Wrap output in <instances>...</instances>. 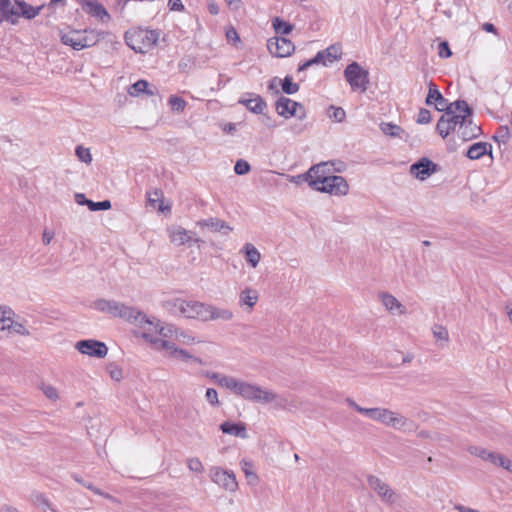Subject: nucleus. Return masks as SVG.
Returning a JSON list of instances; mask_svg holds the SVG:
<instances>
[{
  "label": "nucleus",
  "mask_w": 512,
  "mask_h": 512,
  "mask_svg": "<svg viewBox=\"0 0 512 512\" xmlns=\"http://www.w3.org/2000/svg\"><path fill=\"white\" fill-rule=\"evenodd\" d=\"M323 51L325 52V58H327L329 62L337 60L341 54L340 49L335 45H332Z\"/></svg>",
  "instance_id": "52"
},
{
  "label": "nucleus",
  "mask_w": 512,
  "mask_h": 512,
  "mask_svg": "<svg viewBox=\"0 0 512 512\" xmlns=\"http://www.w3.org/2000/svg\"><path fill=\"white\" fill-rule=\"evenodd\" d=\"M382 304L392 314H405L406 308L402 305L393 295L389 293H382L380 295Z\"/></svg>",
  "instance_id": "25"
},
{
  "label": "nucleus",
  "mask_w": 512,
  "mask_h": 512,
  "mask_svg": "<svg viewBox=\"0 0 512 512\" xmlns=\"http://www.w3.org/2000/svg\"><path fill=\"white\" fill-rule=\"evenodd\" d=\"M249 98L241 97L238 101L239 104L245 106L250 112L254 114H263L267 108L265 100L257 94L248 93Z\"/></svg>",
  "instance_id": "19"
},
{
  "label": "nucleus",
  "mask_w": 512,
  "mask_h": 512,
  "mask_svg": "<svg viewBox=\"0 0 512 512\" xmlns=\"http://www.w3.org/2000/svg\"><path fill=\"white\" fill-rule=\"evenodd\" d=\"M15 333L28 336L30 333L29 331L20 323L13 321V326L11 328Z\"/></svg>",
  "instance_id": "64"
},
{
  "label": "nucleus",
  "mask_w": 512,
  "mask_h": 512,
  "mask_svg": "<svg viewBox=\"0 0 512 512\" xmlns=\"http://www.w3.org/2000/svg\"><path fill=\"white\" fill-rule=\"evenodd\" d=\"M437 110L440 112H444L442 116H472L473 115V109L468 105V103L465 100H456L454 102L449 103L446 102V105H443L442 108H440L437 105Z\"/></svg>",
  "instance_id": "16"
},
{
  "label": "nucleus",
  "mask_w": 512,
  "mask_h": 512,
  "mask_svg": "<svg viewBox=\"0 0 512 512\" xmlns=\"http://www.w3.org/2000/svg\"><path fill=\"white\" fill-rule=\"evenodd\" d=\"M168 7L171 11L182 12L185 10V7L181 0H169Z\"/></svg>",
  "instance_id": "61"
},
{
  "label": "nucleus",
  "mask_w": 512,
  "mask_h": 512,
  "mask_svg": "<svg viewBox=\"0 0 512 512\" xmlns=\"http://www.w3.org/2000/svg\"><path fill=\"white\" fill-rule=\"evenodd\" d=\"M380 129L385 135L391 137L400 136V134L403 132V129L399 125L389 122H382L380 124Z\"/></svg>",
  "instance_id": "38"
},
{
  "label": "nucleus",
  "mask_w": 512,
  "mask_h": 512,
  "mask_svg": "<svg viewBox=\"0 0 512 512\" xmlns=\"http://www.w3.org/2000/svg\"><path fill=\"white\" fill-rule=\"evenodd\" d=\"M315 64H323V65L326 64L325 63V52L323 50L319 51L310 60H307L304 63L300 64L299 67H298V72L304 71L307 68H309V67H311L312 65H315Z\"/></svg>",
  "instance_id": "37"
},
{
  "label": "nucleus",
  "mask_w": 512,
  "mask_h": 512,
  "mask_svg": "<svg viewBox=\"0 0 512 512\" xmlns=\"http://www.w3.org/2000/svg\"><path fill=\"white\" fill-rule=\"evenodd\" d=\"M258 297L257 290L247 287L239 295V305L247 306L249 310H252L258 301Z\"/></svg>",
  "instance_id": "29"
},
{
  "label": "nucleus",
  "mask_w": 512,
  "mask_h": 512,
  "mask_svg": "<svg viewBox=\"0 0 512 512\" xmlns=\"http://www.w3.org/2000/svg\"><path fill=\"white\" fill-rule=\"evenodd\" d=\"M481 133V127L473 122L472 116L464 117L463 123H460L457 129V134L463 141L477 138Z\"/></svg>",
  "instance_id": "17"
},
{
  "label": "nucleus",
  "mask_w": 512,
  "mask_h": 512,
  "mask_svg": "<svg viewBox=\"0 0 512 512\" xmlns=\"http://www.w3.org/2000/svg\"><path fill=\"white\" fill-rule=\"evenodd\" d=\"M16 12L14 11L13 1L0 0V23L6 21L15 25Z\"/></svg>",
  "instance_id": "28"
},
{
  "label": "nucleus",
  "mask_w": 512,
  "mask_h": 512,
  "mask_svg": "<svg viewBox=\"0 0 512 512\" xmlns=\"http://www.w3.org/2000/svg\"><path fill=\"white\" fill-rule=\"evenodd\" d=\"M41 389H42L44 395L48 399L53 400V401L58 399L57 389L55 387H53L52 385H43Z\"/></svg>",
  "instance_id": "56"
},
{
  "label": "nucleus",
  "mask_w": 512,
  "mask_h": 512,
  "mask_svg": "<svg viewBox=\"0 0 512 512\" xmlns=\"http://www.w3.org/2000/svg\"><path fill=\"white\" fill-rule=\"evenodd\" d=\"M329 163L323 162L313 165L307 176L311 178L310 187L316 191L329 193L337 196H344L349 191V185L344 177L331 175Z\"/></svg>",
  "instance_id": "1"
},
{
  "label": "nucleus",
  "mask_w": 512,
  "mask_h": 512,
  "mask_svg": "<svg viewBox=\"0 0 512 512\" xmlns=\"http://www.w3.org/2000/svg\"><path fill=\"white\" fill-rule=\"evenodd\" d=\"M432 120L431 112L426 108H421L418 113L417 123L418 124H428Z\"/></svg>",
  "instance_id": "53"
},
{
  "label": "nucleus",
  "mask_w": 512,
  "mask_h": 512,
  "mask_svg": "<svg viewBox=\"0 0 512 512\" xmlns=\"http://www.w3.org/2000/svg\"><path fill=\"white\" fill-rule=\"evenodd\" d=\"M167 232L170 241L178 246L193 242L200 247V244L204 243L201 238H194L192 231H188L181 226H172L167 229Z\"/></svg>",
  "instance_id": "13"
},
{
  "label": "nucleus",
  "mask_w": 512,
  "mask_h": 512,
  "mask_svg": "<svg viewBox=\"0 0 512 512\" xmlns=\"http://www.w3.org/2000/svg\"><path fill=\"white\" fill-rule=\"evenodd\" d=\"M303 401L296 396L288 395L287 411L296 412L302 408Z\"/></svg>",
  "instance_id": "45"
},
{
  "label": "nucleus",
  "mask_w": 512,
  "mask_h": 512,
  "mask_svg": "<svg viewBox=\"0 0 512 512\" xmlns=\"http://www.w3.org/2000/svg\"><path fill=\"white\" fill-rule=\"evenodd\" d=\"M157 88H149V83L146 80L140 79L128 88V94L132 97H137L142 93L148 96L157 94Z\"/></svg>",
  "instance_id": "27"
},
{
  "label": "nucleus",
  "mask_w": 512,
  "mask_h": 512,
  "mask_svg": "<svg viewBox=\"0 0 512 512\" xmlns=\"http://www.w3.org/2000/svg\"><path fill=\"white\" fill-rule=\"evenodd\" d=\"M465 115L441 116L436 124V131L445 139L451 132L457 131L459 124L463 123Z\"/></svg>",
  "instance_id": "15"
},
{
  "label": "nucleus",
  "mask_w": 512,
  "mask_h": 512,
  "mask_svg": "<svg viewBox=\"0 0 512 512\" xmlns=\"http://www.w3.org/2000/svg\"><path fill=\"white\" fill-rule=\"evenodd\" d=\"M159 38V33L155 30L146 31L145 40L147 41L149 46L156 45Z\"/></svg>",
  "instance_id": "60"
},
{
  "label": "nucleus",
  "mask_w": 512,
  "mask_h": 512,
  "mask_svg": "<svg viewBox=\"0 0 512 512\" xmlns=\"http://www.w3.org/2000/svg\"><path fill=\"white\" fill-rule=\"evenodd\" d=\"M272 26L276 32V34L280 35H288L293 30V25L285 20L275 17L272 21Z\"/></svg>",
  "instance_id": "36"
},
{
  "label": "nucleus",
  "mask_w": 512,
  "mask_h": 512,
  "mask_svg": "<svg viewBox=\"0 0 512 512\" xmlns=\"http://www.w3.org/2000/svg\"><path fill=\"white\" fill-rule=\"evenodd\" d=\"M168 103L172 109V111L181 113L184 111L186 107V101L178 96L172 95L169 97Z\"/></svg>",
  "instance_id": "41"
},
{
  "label": "nucleus",
  "mask_w": 512,
  "mask_h": 512,
  "mask_svg": "<svg viewBox=\"0 0 512 512\" xmlns=\"http://www.w3.org/2000/svg\"><path fill=\"white\" fill-rule=\"evenodd\" d=\"M237 395L241 396L245 400L263 404L271 403L274 398L272 391L265 390L256 384H251L245 381H241Z\"/></svg>",
  "instance_id": "7"
},
{
  "label": "nucleus",
  "mask_w": 512,
  "mask_h": 512,
  "mask_svg": "<svg viewBox=\"0 0 512 512\" xmlns=\"http://www.w3.org/2000/svg\"><path fill=\"white\" fill-rule=\"evenodd\" d=\"M275 109L279 116L290 118L297 117L299 120L306 118V111L302 104L290 98L281 96L275 103Z\"/></svg>",
  "instance_id": "8"
},
{
  "label": "nucleus",
  "mask_w": 512,
  "mask_h": 512,
  "mask_svg": "<svg viewBox=\"0 0 512 512\" xmlns=\"http://www.w3.org/2000/svg\"><path fill=\"white\" fill-rule=\"evenodd\" d=\"M205 397L212 406H219L220 401L218 399V393L214 388H208L206 390Z\"/></svg>",
  "instance_id": "54"
},
{
  "label": "nucleus",
  "mask_w": 512,
  "mask_h": 512,
  "mask_svg": "<svg viewBox=\"0 0 512 512\" xmlns=\"http://www.w3.org/2000/svg\"><path fill=\"white\" fill-rule=\"evenodd\" d=\"M187 466L190 471L195 473H202L204 471V466L199 458H188L187 459Z\"/></svg>",
  "instance_id": "47"
},
{
  "label": "nucleus",
  "mask_w": 512,
  "mask_h": 512,
  "mask_svg": "<svg viewBox=\"0 0 512 512\" xmlns=\"http://www.w3.org/2000/svg\"><path fill=\"white\" fill-rule=\"evenodd\" d=\"M438 171V165L429 158H420L410 166V173L419 180H426Z\"/></svg>",
  "instance_id": "14"
},
{
  "label": "nucleus",
  "mask_w": 512,
  "mask_h": 512,
  "mask_svg": "<svg viewBox=\"0 0 512 512\" xmlns=\"http://www.w3.org/2000/svg\"><path fill=\"white\" fill-rule=\"evenodd\" d=\"M250 169V164L243 159L237 160L234 166V171L237 175H245L250 171Z\"/></svg>",
  "instance_id": "48"
},
{
  "label": "nucleus",
  "mask_w": 512,
  "mask_h": 512,
  "mask_svg": "<svg viewBox=\"0 0 512 512\" xmlns=\"http://www.w3.org/2000/svg\"><path fill=\"white\" fill-rule=\"evenodd\" d=\"M171 357H173V358H175L177 360L183 361V362L191 361L193 363H197V364H200V365L203 364V361L200 358L192 356L191 354H189L188 351H186L184 349H180L178 347H176L174 349V352L171 355Z\"/></svg>",
  "instance_id": "35"
},
{
  "label": "nucleus",
  "mask_w": 512,
  "mask_h": 512,
  "mask_svg": "<svg viewBox=\"0 0 512 512\" xmlns=\"http://www.w3.org/2000/svg\"><path fill=\"white\" fill-rule=\"evenodd\" d=\"M108 372H109L111 378L116 381H120L123 377L122 370L119 369L118 367L109 366Z\"/></svg>",
  "instance_id": "63"
},
{
  "label": "nucleus",
  "mask_w": 512,
  "mask_h": 512,
  "mask_svg": "<svg viewBox=\"0 0 512 512\" xmlns=\"http://www.w3.org/2000/svg\"><path fill=\"white\" fill-rule=\"evenodd\" d=\"M233 312L228 309H221L208 304L207 307V321L221 319L224 321L231 320Z\"/></svg>",
  "instance_id": "31"
},
{
  "label": "nucleus",
  "mask_w": 512,
  "mask_h": 512,
  "mask_svg": "<svg viewBox=\"0 0 512 512\" xmlns=\"http://www.w3.org/2000/svg\"><path fill=\"white\" fill-rule=\"evenodd\" d=\"M196 225L202 229L208 228L213 232H221L224 235L232 231V227H230L229 224L216 217L199 220Z\"/></svg>",
  "instance_id": "20"
},
{
  "label": "nucleus",
  "mask_w": 512,
  "mask_h": 512,
  "mask_svg": "<svg viewBox=\"0 0 512 512\" xmlns=\"http://www.w3.org/2000/svg\"><path fill=\"white\" fill-rule=\"evenodd\" d=\"M220 430L224 434L233 435L240 438H247L246 426L242 422L233 423L230 421H225L220 425Z\"/></svg>",
  "instance_id": "26"
},
{
  "label": "nucleus",
  "mask_w": 512,
  "mask_h": 512,
  "mask_svg": "<svg viewBox=\"0 0 512 512\" xmlns=\"http://www.w3.org/2000/svg\"><path fill=\"white\" fill-rule=\"evenodd\" d=\"M433 336L438 341L448 342L449 334L447 329L442 325H434L432 328Z\"/></svg>",
  "instance_id": "44"
},
{
  "label": "nucleus",
  "mask_w": 512,
  "mask_h": 512,
  "mask_svg": "<svg viewBox=\"0 0 512 512\" xmlns=\"http://www.w3.org/2000/svg\"><path fill=\"white\" fill-rule=\"evenodd\" d=\"M446 102L447 99L443 97L437 85L430 81L428 83V94L425 100L426 105H435V108L437 109V105L442 108L443 105H446Z\"/></svg>",
  "instance_id": "22"
},
{
  "label": "nucleus",
  "mask_w": 512,
  "mask_h": 512,
  "mask_svg": "<svg viewBox=\"0 0 512 512\" xmlns=\"http://www.w3.org/2000/svg\"><path fill=\"white\" fill-rule=\"evenodd\" d=\"M253 465L250 462L243 461L242 462V470L246 476V478L249 480V482H256L258 480V477L256 473L252 470Z\"/></svg>",
  "instance_id": "49"
},
{
  "label": "nucleus",
  "mask_w": 512,
  "mask_h": 512,
  "mask_svg": "<svg viewBox=\"0 0 512 512\" xmlns=\"http://www.w3.org/2000/svg\"><path fill=\"white\" fill-rule=\"evenodd\" d=\"M233 312L228 309H221L208 304L207 307V321L221 319L224 321L231 320Z\"/></svg>",
  "instance_id": "30"
},
{
  "label": "nucleus",
  "mask_w": 512,
  "mask_h": 512,
  "mask_svg": "<svg viewBox=\"0 0 512 512\" xmlns=\"http://www.w3.org/2000/svg\"><path fill=\"white\" fill-rule=\"evenodd\" d=\"M282 90L285 94L292 95L298 92L299 85L293 82L291 76L287 75L283 80H281Z\"/></svg>",
  "instance_id": "40"
},
{
  "label": "nucleus",
  "mask_w": 512,
  "mask_h": 512,
  "mask_svg": "<svg viewBox=\"0 0 512 512\" xmlns=\"http://www.w3.org/2000/svg\"><path fill=\"white\" fill-rule=\"evenodd\" d=\"M510 138V130L508 126H500L493 136V140L498 143H506Z\"/></svg>",
  "instance_id": "42"
},
{
  "label": "nucleus",
  "mask_w": 512,
  "mask_h": 512,
  "mask_svg": "<svg viewBox=\"0 0 512 512\" xmlns=\"http://www.w3.org/2000/svg\"><path fill=\"white\" fill-rule=\"evenodd\" d=\"M468 452L471 455L477 456L481 458L482 460L486 461L489 457V454L491 451L486 450L485 448L479 447V446H470L468 448Z\"/></svg>",
  "instance_id": "50"
},
{
  "label": "nucleus",
  "mask_w": 512,
  "mask_h": 512,
  "mask_svg": "<svg viewBox=\"0 0 512 512\" xmlns=\"http://www.w3.org/2000/svg\"><path fill=\"white\" fill-rule=\"evenodd\" d=\"M12 326L13 320L11 319V315L4 312V315L0 317V331L11 330Z\"/></svg>",
  "instance_id": "55"
},
{
  "label": "nucleus",
  "mask_w": 512,
  "mask_h": 512,
  "mask_svg": "<svg viewBox=\"0 0 512 512\" xmlns=\"http://www.w3.org/2000/svg\"><path fill=\"white\" fill-rule=\"evenodd\" d=\"M83 33L85 35L81 34V40H82V44L80 45L81 49L87 48V47H92V46L96 45L101 38V34L94 30L85 29L83 31Z\"/></svg>",
  "instance_id": "34"
},
{
  "label": "nucleus",
  "mask_w": 512,
  "mask_h": 512,
  "mask_svg": "<svg viewBox=\"0 0 512 512\" xmlns=\"http://www.w3.org/2000/svg\"><path fill=\"white\" fill-rule=\"evenodd\" d=\"M151 321L153 322L154 325H152V326L146 325L145 328H143L144 331L142 333V337L146 341H149L152 344H154L158 349L166 350L168 352V354L171 356L174 352V349L177 347L175 345V343L168 341V340L160 339L158 337H153L150 333L152 331H155V332H158L160 335L167 337L169 335V333L172 332V326L163 327V326H160L158 322L155 323L154 320H151Z\"/></svg>",
  "instance_id": "5"
},
{
  "label": "nucleus",
  "mask_w": 512,
  "mask_h": 512,
  "mask_svg": "<svg viewBox=\"0 0 512 512\" xmlns=\"http://www.w3.org/2000/svg\"><path fill=\"white\" fill-rule=\"evenodd\" d=\"M367 482L369 487L377 493L383 503L392 505L398 500V494L377 476L368 475Z\"/></svg>",
  "instance_id": "9"
},
{
  "label": "nucleus",
  "mask_w": 512,
  "mask_h": 512,
  "mask_svg": "<svg viewBox=\"0 0 512 512\" xmlns=\"http://www.w3.org/2000/svg\"><path fill=\"white\" fill-rule=\"evenodd\" d=\"M75 153L80 161L86 164H90L92 162V155L88 148H84L83 146L79 145L76 147Z\"/></svg>",
  "instance_id": "43"
},
{
  "label": "nucleus",
  "mask_w": 512,
  "mask_h": 512,
  "mask_svg": "<svg viewBox=\"0 0 512 512\" xmlns=\"http://www.w3.org/2000/svg\"><path fill=\"white\" fill-rule=\"evenodd\" d=\"M60 39L63 44L71 46L74 50H81L82 40L80 31L75 30L69 33H62Z\"/></svg>",
  "instance_id": "32"
},
{
  "label": "nucleus",
  "mask_w": 512,
  "mask_h": 512,
  "mask_svg": "<svg viewBox=\"0 0 512 512\" xmlns=\"http://www.w3.org/2000/svg\"><path fill=\"white\" fill-rule=\"evenodd\" d=\"M93 306L101 312L120 317L140 328H145L146 325H154L143 312L115 300L98 299Z\"/></svg>",
  "instance_id": "2"
},
{
  "label": "nucleus",
  "mask_w": 512,
  "mask_h": 512,
  "mask_svg": "<svg viewBox=\"0 0 512 512\" xmlns=\"http://www.w3.org/2000/svg\"><path fill=\"white\" fill-rule=\"evenodd\" d=\"M438 54L441 58H448L452 55L449 44L445 41L439 43Z\"/></svg>",
  "instance_id": "59"
},
{
  "label": "nucleus",
  "mask_w": 512,
  "mask_h": 512,
  "mask_svg": "<svg viewBox=\"0 0 512 512\" xmlns=\"http://www.w3.org/2000/svg\"><path fill=\"white\" fill-rule=\"evenodd\" d=\"M75 201L78 205H86L90 211L108 210L111 208V202L109 200L94 202L87 199L83 193H76Z\"/></svg>",
  "instance_id": "24"
},
{
  "label": "nucleus",
  "mask_w": 512,
  "mask_h": 512,
  "mask_svg": "<svg viewBox=\"0 0 512 512\" xmlns=\"http://www.w3.org/2000/svg\"><path fill=\"white\" fill-rule=\"evenodd\" d=\"M274 406L277 409L287 410L288 395H278L272 391Z\"/></svg>",
  "instance_id": "46"
},
{
  "label": "nucleus",
  "mask_w": 512,
  "mask_h": 512,
  "mask_svg": "<svg viewBox=\"0 0 512 512\" xmlns=\"http://www.w3.org/2000/svg\"><path fill=\"white\" fill-rule=\"evenodd\" d=\"M13 5L14 11L16 12L15 24L19 22L20 17L29 20L35 18L40 13V11L45 7V5L33 7L32 5L22 0H14Z\"/></svg>",
  "instance_id": "18"
},
{
  "label": "nucleus",
  "mask_w": 512,
  "mask_h": 512,
  "mask_svg": "<svg viewBox=\"0 0 512 512\" xmlns=\"http://www.w3.org/2000/svg\"><path fill=\"white\" fill-rule=\"evenodd\" d=\"M242 252L244 253L245 260L247 261V263H249L253 268H255L261 259L260 252L251 243H246L243 246Z\"/></svg>",
  "instance_id": "33"
},
{
  "label": "nucleus",
  "mask_w": 512,
  "mask_h": 512,
  "mask_svg": "<svg viewBox=\"0 0 512 512\" xmlns=\"http://www.w3.org/2000/svg\"><path fill=\"white\" fill-rule=\"evenodd\" d=\"M165 307L175 315H181L185 318L207 321L208 304L175 298L165 302Z\"/></svg>",
  "instance_id": "3"
},
{
  "label": "nucleus",
  "mask_w": 512,
  "mask_h": 512,
  "mask_svg": "<svg viewBox=\"0 0 512 512\" xmlns=\"http://www.w3.org/2000/svg\"><path fill=\"white\" fill-rule=\"evenodd\" d=\"M34 502L39 505V506H42L43 510L46 511L47 509H50V510H53L52 509V505L50 503V501L48 500V498L42 494V493H38V494H35L34 495Z\"/></svg>",
  "instance_id": "51"
},
{
  "label": "nucleus",
  "mask_w": 512,
  "mask_h": 512,
  "mask_svg": "<svg viewBox=\"0 0 512 512\" xmlns=\"http://www.w3.org/2000/svg\"><path fill=\"white\" fill-rule=\"evenodd\" d=\"M267 49L273 56L283 58L294 52L295 45L285 37H273L267 41Z\"/></svg>",
  "instance_id": "11"
},
{
  "label": "nucleus",
  "mask_w": 512,
  "mask_h": 512,
  "mask_svg": "<svg viewBox=\"0 0 512 512\" xmlns=\"http://www.w3.org/2000/svg\"><path fill=\"white\" fill-rule=\"evenodd\" d=\"M82 8L90 15L99 18L101 21L110 20V15L104 6L97 1H85Z\"/></svg>",
  "instance_id": "21"
},
{
  "label": "nucleus",
  "mask_w": 512,
  "mask_h": 512,
  "mask_svg": "<svg viewBox=\"0 0 512 512\" xmlns=\"http://www.w3.org/2000/svg\"><path fill=\"white\" fill-rule=\"evenodd\" d=\"M330 109L333 110V113L330 115L331 118H333L336 122H342L346 117V112L341 107H334L331 106Z\"/></svg>",
  "instance_id": "58"
},
{
  "label": "nucleus",
  "mask_w": 512,
  "mask_h": 512,
  "mask_svg": "<svg viewBox=\"0 0 512 512\" xmlns=\"http://www.w3.org/2000/svg\"><path fill=\"white\" fill-rule=\"evenodd\" d=\"M72 478L78 482L79 484L83 485L87 489L93 491L95 494L102 495V491L95 487L92 483H86L81 477H79L77 474H73Z\"/></svg>",
  "instance_id": "57"
},
{
  "label": "nucleus",
  "mask_w": 512,
  "mask_h": 512,
  "mask_svg": "<svg viewBox=\"0 0 512 512\" xmlns=\"http://www.w3.org/2000/svg\"><path fill=\"white\" fill-rule=\"evenodd\" d=\"M210 477L214 483L227 491L234 492L238 487L235 474L232 471L220 467H212L210 469Z\"/></svg>",
  "instance_id": "10"
},
{
  "label": "nucleus",
  "mask_w": 512,
  "mask_h": 512,
  "mask_svg": "<svg viewBox=\"0 0 512 512\" xmlns=\"http://www.w3.org/2000/svg\"><path fill=\"white\" fill-rule=\"evenodd\" d=\"M75 347L80 353L96 358H104L108 352L104 342L93 339L80 340Z\"/></svg>",
  "instance_id": "12"
},
{
  "label": "nucleus",
  "mask_w": 512,
  "mask_h": 512,
  "mask_svg": "<svg viewBox=\"0 0 512 512\" xmlns=\"http://www.w3.org/2000/svg\"><path fill=\"white\" fill-rule=\"evenodd\" d=\"M365 415L394 429H403L410 423L406 417L387 408H368Z\"/></svg>",
  "instance_id": "4"
},
{
  "label": "nucleus",
  "mask_w": 512,
  "mask_h": 512,
  "mask_svg": "<svg viewBox=\"0 0 512 512\" xmlns=\"http://www.w3.org/2000/svg\"><path fill=\"white\" fill-rule=\"evenodd\" d=\"M344 78L351 86V89L365 92L369 84V72L362 68L359 63L352 62L344 70Z\"/></svg>",
  "instance_id": "6"
},
{
  "label": "nucleus",
  "mask_w": 512,
  "mask_h": 512,
  "mask_svg": "<svg viewBox=\"0 0 512 512\" xmlns=\"http://www.w3.org/2000/svg\"><path fill=\"white\" fill-rule=\"evenodd\" d=\"M241 381L242 380H238L234 377L224 375V377L220 380V386L227 388L237 394Z\"/></svg>",
  "instance_id": "39"
},
{
  "label": "nucleus",
  "mask_w": 512,
  "mask_h": 512,
  "mask_svg": "<svg viewBox=\"0 0 512 512\" xmlns=\"http://www.w3.org/2000/svg\"><path fill=\"white\" fill-rule=\"evenodd\" d=\"M310 180H311V178L309 176H307V172L304 173V174H300V175H296V176H291L290 177V182H293V183H296V184L307 182L309 186H310Z\"/></svg>",
  "instance_id": "62"
},
{
  "label": "nucleus",
  "mask_w": 512,
  "mask_h": 512,
  "mask_svg": "<svg viewBox=\"0 0 512 512\" xmlns=\"http://www.w3.org/2000/svg\"><path fill=\"white\" fill-rule=\"evenodd\" d=\"M486 154L492 156V145L487 142L474 143L468 148L466 152V156L471 160L480 159Z\"/></svg>",
  "instance_id": "23"
}]
</instances>
